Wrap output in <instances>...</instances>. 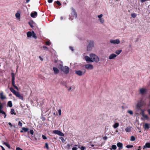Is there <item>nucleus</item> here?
<instances>
[{
    "mask_svg": "<svg viewBox=\"0 0 150 150\" xmlns=\"http://www.w3.org/2000/svg\"><path fill=\"white\" fill-rule=\"evenodd\" d=\"M89 56L91 58V62H97L99 61V58L95 54L91 53L90 54Z\"/></svg>",
    "mask_w": 150,
    "mask_h": 150,
    "instance_id": "1",
    "label": "nucleus"
},
{
    "mask_svg": "<svg viewBox=\"0 0 150 150\" xmlns=\"http://www.w3.org/2000/svg\"><path fill=\"white\" fill-rule=\"evenodd\" d=\"M59 68L65 74H67L69 72V69L67 66H64L62 65H61L59 66Z\"/></svg>",
    "mask_w": 150,
    "mask_h": 150,
    "instance_id": "2",
    "label": "nucleus"
},
{
    "mask_svg": "<svg viewBox=\"0 0 150 150\" xmlns=\"http://www.w3.org/2000/svg\"><path fill=\"white\" fill-rule=\"evenodd\" d=\"M71 15L73 17V18H72L71 17H70L69 18V19L70 20H72L74 18H76L77 17V14L76 12L75 11V10L73 8H71Z\"/></svg>",
    "mask_w": 150,
    "mask_h": 150,
    "instance_id": "3",
    "label": "nucleus"
},
{
    "mask_svg": "<svg viewBox=\"0 0 150 150\" xmlns=\"http://www.w3.org/2000/svg\"><path fill=\"white\" fill-rule=\"evenodd\" d=\"M88 43V45L87 47V50L88 51H91L94 47V42L93 41H90Z\"/></svg>",
    "mask_w": 150,
    "mask_h": 150,
    "instance_id": "4",
    "label": "nucleus"
},
{
    "mask_svg": "<svg viewBox=\"0 0 150 150\" xmlns=\"http://www.w3.org/2000/svg\"><path fill=\"white\" fill-rule=\"evenodd\" d=\"M110 42L113 45H116L119 44L120 42V40L118 39H111L110 41Z\"/></svg>",
    "mask_w": 150,
    "mask_h": 150,
    "instance_id": "5",
    "label": "nucleus"
},
{
    "mask_svg": "<svg viewBox=\"0 0 150 150\" xmlns=\"http://www.w3.org/2000/svg\"><path fill=\"white\" fill-rule=\"evenodd\" d=\"M12 76V85L16 88L17 90H18V87L15 85V75L14 74L12 73H11Z\"/></svg>",
    "mask_w": 150,
    "mask_h": 150,
    "instance_id": "6",
    "label": "nucleus"
},
{
    "mask_svg": "<svg viewBox=\"0 0 150 150\" xmlns=\"http://www.w3.org/2000/svg\"><path fill=\"white\" fill-rule=\"evenodd\" d=\"M147 92V89L144 88H140L139 90V93L142 95H144Z\"/></svg>",
    "mask_w": 150,
    "mask_h": 150,
    "instance_id": "7",
    "label": "nucleus"
},
{
    "mask_svg": "<svg viewBox=\"0 0 150 150\" xmlns=\"http://www.w3.org/2000/svg\"><path fill=\"white\" fill-rule=\"evenodd\" d=\"M53 133L56 134L61 136H64V134L60 131L58 130H54L53 131Z\"/></svg>",
    "mask_w": 150,
    "mask_h": 150,
    "instance_id": "8",
    "label": "nucleus"
},
{
    "mask_svg": "<svg viewBox=\"0 0 150 150\" xmlns=\"http://www.w3.org/2000/svg\"><path fill=\"white\" fill-rule=\"evenodd\" d=\"M103 16V15L101 14L98 16V17L99 18V20L100 22L102 24H103L104 23V20L102 17Z\"/></svg>",
    "mask_w": 150,
    "mask_h": 150,
    "instance_id": "9",
    "label": "nucleus"
},
{
    "mask_svg": "<svg viewBox=\"0 0 150 150\" xmlns=\"http://www.w3.org/2000/svg\"><path fill=\"white\" fill-rule=\"evenodd\" d=\"M85 67L87 69L92 70L93 68V66L91 64H87L85 65Z\"/></svg>",
    "mask_w": 150,
    "mask_h": 150,
    "instance_id": "10",
    "label": "nucleus"
},
{
    "mask_svg": "<svg viewBox=\"0 0 150 150\" xmlns=\"http://www.w3.org/2000/svg\"><path fill=\"white\" fill-rule=\"evenodd\" d=\"M117 56L114 53H112L109 55V59H115Z\"/></svg>",
    "mask_w": 150,
    "mask_h": 150,
    "instance_id": "11",
    "label": "nucleus"
},
{
    "mask_svg": "<svg viewBox=\"0 0 150 150\" xmlns=\"http://www.w3.org/2000/svg\"><path fill=\"white\" fill-rule=\"evenodd\" d=\"M85 71H86L85 70L83 72L79 70V71H76L75 73L78 75L81 76H82L84 74L85 72Z\"/></svg>",
    "mask_w": 150,
    "mask_h": 150,
    "instance_id": "12",
    "label": "nucleus"
},
{
    "mask_svg": "<svg viewBox=\"0 0 150 150\" xmlns=\"http://www.w3.org/2000/svg\"><path fill=\"white\" fill-rule=\"evenodd\" d=\"M85 60L87 62H91V57L88 56H86L84 57Z\"/></svg>",
    "mask_w": 150,
    "mask_h": 150,
    "instance_id": "13",
    "label": "nucleus"
},
{
    "mask_svg": "<svg viewBox=\"0 0 150 150\" xmlns=\"http://www.w3.org/2000/svg\"><path fill=\"white\" fill-rule=\"evenodd\" d=\"M15 96L17 97L18 98L20 99H21L23 100H24V98L23 95L20 94L18 92L16 93V94Z\"/></svg>",
    "mask_w": 150,
    "mask_h": 150,
    "instance_id": "14",
    "label": "nucleus"
},
{
    "mask_svg": "<svg viewBox=\"0 0 150 150\" xmlns=\"http://www.w3.org/2000/svg\"><path fill=\"white\" fill-rule=\"evenodd\" d=\"M143 127L145 129H148L150 128V124L145 123L143 125Z\"/></svg>",
    "mask_w": 150,
    "mask_h": 150,
    "instance_id": "15",
    "label": "nucleus"
},
{
    "mask_svg": "<svg viewBox=\"0 0 150 150\" xmlns=\"http://www.w3.org/2000/svg\"><path fill=\"white\" fill-rule=\"evenodd\" d=\"M37 15V13L36 11H34L33 12H32L30 14L31 16L33 18H35Z\"/></svg>",
    "mask_w": 150,
    "mask_h": 150,
    "instance_id": "16",
    "label": "nucleus"
},
{
    "mask_svg": "<svg viewBox=\"0 0 150 150\" xmlns=\"http://www.w3.org/2000/svg\"><path fill=\"white\" fill-rule=\"evenodd\" d=\"M117 146L119 147V150H120L122 149L123 144L122 143L118 142L117 144Z\"/></svg>",
    "mask_w": 150,
    "mask_h": 150,
    "instance_id": "17",
    "label": "nucleus"
},
{
    "mask_svg": "<svg viewBox=\"0 0 150 150\" xmlns=\"http://www.w3.org/2000/svg\"><path fill=\"white\" fill-rule=\"evenodd\" d=\"M147 148H150V143L148 142L146 143L145 144V145L143 147V149H144Z\"/></svg>",
    "mask_w": 150,
    "mask_h": 150,
    "instance_id": "18",
    "label": "nucleus"
},
{
    "mask_svg": "<svg viewBox=\"0 0 150 150\" xmlns=\"http://www.w3.org/2000/svg\"><path fill=\"white\" fill-rule=\"evenodd\" d=\"M53 70L54 71V73L55 74H57L59 73V69L57 68L54 67L53 68Z\"/></svg>",
    "mask_w": 150,
    "mask_h": 150,
    "instance_id": "19",
    "label": "nucleus"
},
{
    "mask_svg": "<svg viewBox=\"0 0 150 150\" xmlns=\"http://www.w3.org/2000/svg\"><path fill=\"white\" fill-rule=\"evenodd\" d=\"M10 91L13 93L15 95L18 92L16 91L13 88L11 87L10 88Z\"/></svg>",
    "mask_w": 150,
    "mask_h": 150,
    "instance_id": "20",
    "label": "nucleus"
},
{
    "mask_svg": "<svg viewBox=\"0 0 150 150\" xmlns=\"http://www.w3.org/2000/svg\"><path fill=\"white\" fill-rule=\"evenodd\" d=\"M92 142H90L88 143L87 145L88 146H91L92 147H93L94 146H97L98 145L96 144H92Z\"/></svg>",
    "mask_w": 150,
    "mask_h": 150,
    "instance_id": "21",
    "label": "nucleus"
},
{
    "mask_svg": "<svg viewBox=\"0 0 150 150\" xmlns=\"http://www.w3.org/2000/svg\"><path fill=\"white\" fill-rule=\"evenodd\" d=\"M132 128V127H127L125 129V131L127 132H129L131 131Z\"/></svg>",
    "mask_w": 150,
    "mask_h": 150,
    "instance_id": "22",
    "label": "nucleus"
},
{
    "mask_svg": "<svg viewBox=\"0 0 150 150\" xmlns=\"http://www.w3.org/2000/svg\"><path fill=\"white\" fill-rule=\"evenodd\" d=\"M119 126V123H115L113 126V128L115 129L117 128Z\"/></svg>",
    "mask_w": 150,
    "mask_h": 150,
    "instance_id": "23",
    "label": "nucleus"
},
{
    "mask_svg": "<svg viewBox=\"0 0 150 150\" xmlns=\"http://www.w3.org/2000/svg\"><path fill=\"white\" fill-rule=\"evenodd\" d=\"M0 97L2 99H4L6 98V97L3 95V92L0 93Z\"/></svg>",
    "mask_w": 150,
    "mask_h": 150,
    "instance_id": "24",
    "label": "nucleus"
},
{
    "mask_svg": "<svg viewBox=\"0 0 150 150\" xmlns=\"http://www.w3.org/2000/svg\"><path fill=\"white\" fill-rule=\"evenodd\" d=\"M75 146H78L77 145H75ZM78 148L80 149L81 150H84L86 149V147L83 146H78Z\"/></svg>",
    "mask_w": 150,
    "mask_h": 150,
    "instance_id": "25",
    "label": "nucleus"
},
{
    "mask_svg": "<svg viewBox=\"0 0 150 150\" xmlns=\"http://www.w3.org/2000/svg\"><path fill=\"white\" fill-rule=\"evenodd\" d=\"M122 52V50H117L115 52V53L117 55H119Z\"/></svg>",
    "mask_w": 150,
    "mask_h": 150,
    "instance_id": "26",
    "label": "nucleus"
},
{
    "mask_svg": "<svg viewBox=\"0 0 150 150\" xmlns=\"http://www.w3.org/2000/svg\"><path fill=\"white\" fill-rule=\"evenodd\" d=\"M32 32H28L27 33V36L28 37H30L31 36H32Z\"/></svg>",
    "mask_w": 150,
    "mask_h": 150,
    "instance_id": "27",
    "label": "nucleus"
},
{
    "mask_svg": "<svg viewBox=\"0 0 150 150\" xmlns=\"http://www.w3.org/2000/svg\"><path fill=\"white\" fill-rule=\"evenodd\" d=\"M117 149V146L115 145H112L111 146V148H110V150L113 149V150H116Z\"/></svg>",
    "mask_w": 150,
    "mask_h": 150,
    "instance_id": "28",
    "label": "nucleus"
},
{
    "mask_svg": "<svg viewBox=\"0 0 150 150\" xmlns=\"http://www.w3.org/2000/svg\"><path fill=\"white\" fill-rule=\"evenodd\" d=\"M142 116L144 117V119L145 120H148L149 119V117L147 115L143 114L142 115Z\"/></svg>",
    "mask_w": 150,
    "mask_h": 150,
    "instance_id": "29",
    "label": "nucleus"
},
{
    "mask_svg": "<svg viewBox=\"0 0 150 150\" xmlns=\"http://www.w3.org/2000/svg\"><path fill=\"white\" fill-rule=\"evenodd\" d=\"M15 16L16 18L18 19H19L20 18V14L19 13H17L15 14Z\"/></svg>",
    "mask_w": 150,
    "mask_h": 150,
    "instance_id": "30",
    "label": "nucleus"
},
{
    "mask_svg": "<svg viewBox=\"0 0 150 150\" xmlns=\"http://www.w3.org/2000/svg\"><path fill=\"white\" fill-rule=\"evenodd\" d=\"M67 88L68 90L69 91H70L71 90L72 88L73 90L75 88V87L74 86H72L71 87H67Z\"/></svg>",
    "mask_w": 150,
    "mask_h": 150,
    "instance_id": "31",
    "label": "nucleus"
},
{
    "mask_svg": "<svg viewBox=\"0 0 150 150\" xmlns=\"http://www.w3.org/2000/svg\"><path fill=\"white\" fill-rule=\"evenodd\" d=\"M7 105L9 107H11L12 106V104L11 101H9L7 103Z\"/></svg>",
    "mask_w": 150,
    "mask_h": 150,
    "instance_id": "32",
    "label": "nucleus"
},
{
    "mask_svg": "<svg viewBox=\"0 0 150 150\" xmlns=\"http://www.w3.org/2000/svg\"><path fill=\"white\" fill-rule=\"evenodd\" d=\"M139 103H140L141 105V106L142 107L143 106H144L145 105V103H144V102L142 101H140V102H139Z\"/></svg>",
    "mask_w": 150,
    "mask_h": 150,
    "instance_id": "33",
    "label": "nucleus"
},
{
    "mask_svg": "<svg viewBox=\"0 0 150 150\" xmlns=\"http://www.w3.org/2000/svg\"><path fill=\"white\" fill-rule=\"evenodd\" d=\"M22 129L24 131V132H27L28 130L29 129L27 128L23 127L22 128Z\"/></svg>",
    "mask_w": 150,
    "mask_h": 150,
    "instance_id": "34",
    "label": "nucleus"
},
{
    "mask_svg": "<svg viewBox=\"0 0 150 150\" xmlns=\"http://www.w3.org/2000/svg\"><path fill=\"white\" fill-rule=\"evenodd\" d=\"M32 36L35 39H36L37 38V36H36L35 34V33L33 31H32Z\"/></svg>",
    "mask_w": 150,
    "mask_h": 150,
    "instance_id": "35",
    "label": "nucleus"
},
{
    "mask_svg": "<svg viewBox=\"0 0 150 150\" xmlns=\"http://www.w3.org/2000/svg\"><path fill=\"white\" fill-rule=\"evenodd\" d=\"M15 111L13 109H11V115H13V114H14V115H16V113H15Z\"/></svg>",
    "mask_w": 150,
    "mask_h": 150,
    "instance_id": "36",
    "label": "nucleus"
},
{
    "mask_svg": "<svg viewBox=\"0 0 150 150\" xmlns=\"http://www.w3.org/2000/svg\"><path fill=\"white\" fill-rule=\"evenodd\" d=\"M135 109H136L137 112H139V111L141 110L142 109H141V108H139L137 107V106H136Z\"/></svg>",
    "mask_w": 150,
    "mask_h": 150,
    "instance_id": "37",
    "label": "nucleus"
},
{
    "mask_svg": "<svg viewBox=\"0 0 150 150\" xmlns=\"http://www.w3.org/2000/svg\"><path fill=\"white\" fill-rule=\"evenodd\" d=\"M127 112L129 113L130 115H133V111L131 110H129L127 111Z\"/></svg>",
    "mask_w": 150,
    "mask_h": 150,
    "instance_id": "38",
    "label": "nucleus"
},
{
    "mask_svg": "<svg viewBox=\"0 0 150 150\" xmlns=\"http://www.w3.org/2000/svg\"><path fill=\"white\" fill-rule=\"evenodd\" d=\"M135 140V138L134 136H131V137L130 140L131 141H134Z\"/></svg>",
    "mask_w": 150,
    "mask_h": 150,
    "instance_id": "39",
    "label": "nucleus"
},
{
    "mask_svg": "<svg viewBox=\"0 0 150 150\" xmlns=\"http://www.w3.org/2000/svg\"><path fill=\"white\" fill-rule=\"evenodd\" d=\"M141 104L140 103H139V102L137 103V105H136V106H137V107L139 108H141L142 106L140 104Z\"/></svg>",
    "mask_w": 150,
    "mask_h": 150,
    "instance_id": "40",
    "label": "nucleus"
},
{
    "mask_svg": "<svg viewBox=\"0 0 150 150\" xmlns=\"http://www.w3.org/2000/svg\"><path fill=\"white\" fill-rule=\"evenodd\" d=\"M132 17L133 18H135L137 16V15L134 13L131 14Z\"/></svg>",
    "mask_w": 150,
    "mask_h": 150,
    "instance_id": "41",
    "label": "nucleus"
},
{
    "mask_svg": "<svg viewBox=\"0 0 150 150\" xmlns=\"http://www.w3.org/2000/svg\"><path fill=\"white\" fill-rule=\"evenodd\" d=\"M60 139L62 140V143H64L65 141L64 138L62 137H60Z\"/></svg>",
    "mask_w": 150,
    "mask_h": 150,
    "instance_id": "42",
    "label": "nucleus"
},
{
    "mask_svg": "<svg viewBox=\"0 0 150 150\" xmlns=\"http://www.w3.org/2000/svg\"><path fill=\"white\" fill-rule=\"evenodd\" d=\"M141 111L142 112L140 113V114H141L142 116L143 115V114L144 115H145V114L144 113V110L141 109Z\"/></svg>",
    "mask_w": 150,
    "mask_h": 150,
    "instance_id": "43",
    "label": "nucleus"
},
{
    "mask_svg": "<svg viewBox=\"0 0 150 150\" xmlns=\"http://www.w3.org/2000/svg\"><path fill=\"white\" fill-rule=\"evenodd\" d=\"M18 126H19L20 127L22 126V125H23L22 123L20 121H19L18 122Z\"/></svg>",
    "mask_w": 150,
    "mask_h": 150,
    "instance_id": "44",
    "label": "nucleus"
},
{
    "mask_svg": "<svg viewBox=\"0 0 150 150\" xmlns=\"http://www.w3.org/2000/svg\"><path fill=\"white\" fill-rule=\"evenodd\" d=\"M3 105H0V113L2 110Z\"/></svg>",
    "mask_w": 150,
    "mask_h": 150,
    "instance_id": "45",
    "label": "nucleus"
},
{
    "mask_svg": "<svg viewBox=\"0 0 150 150\" xmlns=\"http://www.w3.org/2000/svg\"><path fill=\"white\" fill-rule=\"evenodd\" d=\"M45 147L47 149H49V146H48V145L47 143H46L45 144Z\"/></svg>",
    "mask_w": 150,
    "mask_h": 150,
    "instance_id": "46",
    "label": "nucleus"
},
{
    "mask_svg": "<svg viewBox=\"0 0 150 150\" xmlns=\"http://www.w3.org/2000/svg\"><path fill=\"white\" fill-rule=\"evenodd\" d=\"M30 132L31 134L33 135V134L34 132H33V130H32V129L30 130Z\"/></svg>",
    "mask_w": 150,
    "mask_h": 150,
    "instance_id": "47",
    "label": "nucleus"
},
{
    "mask_svg": "<svg viewBox=\"0 0 150 150\" xmlns=\"http://www.w3.org/2000/svg\"><path fill=\"white\" fill-rule=\"evenodd\" d=\"M29 24L30 26H31V27L32 28L33 27V24L32 23L30 22H29Z\"/></svg>",
    "mask_w": 150,
    "mask_h": 150,
    "instance_id": "48",
    "label": "nucleus"
},
{
    "mask_svg": "<svg viewBox=\"0 0 150 150\" xmlns=\"http://www.w3.org/2000/svg\"><path fill=\"white\" fill-rule=\"evenodd\" d=\"M42 138L44 139H47L46 136L44 135H42Z\"/></svg>",
    "mask_w": 150,
    "mask_h": 150,
    "instance_id": "49",
    "label": "nucleus"
},
{
    "mask_svg": "<svg viewBox=\"0 0 150 150\" xmlns=\"http://www.w3.org/2000/svg\"><path fill=\"white\" fill-rule=\"evenodd\" d=\"M56 4L59 6H60L61 5V3H60V2L59 1H57L56 2Z\"/></svg>",
    "mask_w": 150,
    "mask_h": 150,
    "instance_id": "50",
    "label": "nucleus"
},
{
    "mask_svg": "<svg viewBox=\"0 0 150 150\" xmlns=\"http://www.w3.org/2000/svg\"><path fill=\"white\" fill-rule=\"evenodd\" d=\"M58 112L59 113V115H60L61 114V110L60 109L59 110H58Z\"/></svg>",
    "mask_w": 150,
    "mask_h": 150,
    "instance_id": "51",
    "label": "nucleus"
},
{
    "mask_svg": "<svg viewBox=\"0 0 150 150\" xmlns=\"http://www.w3.org/2000/svg\"><path fill=\"white\" fill-rule=\"evenodd\" d=\"M132 145H127L126 147L127 148H132L133 147Z\"/></svg>",
    "mask_w": 150,
    "mask_h": 150,
    "instance_id": "52",
    "label": "nucleus"
},
{
    "mask_svg": "<svg viewBox=\"0 0 150 150\" xmlns=\"http://www.w3.org/2000/svg\"><path fill=\"white\" fill-rule=\"evenodd\" d=\"M6 146L9 149L11 148V147L10 145L8 143L6 145Z\"/></svg>",
    "mask_w": 150,
    "mask_h": 150,
    "instance_id": "53",
    "label": "nucleus"
},
{
    "mask_svg": "<svg viewBox=\"0 0 150 150\" xmlns=\"http://www.w3.org/2000/svg\"><path fill=\"white\" fill-rule=\"evenodd\" d=\"M16 150H23L22 149L20 148V147H17L16 148Z\"/></svg>",
    "mask_w": 150,
    "mask_h": 150,
    "instance_id": "54",
    "label": "nucleus"
},
{
    "mask_svg": "<svg viewBox=\"0 0 150 150\" xmlns=\"http://www.w3.org/2000/svg\"><path fill=\"white\" fill-rule=\"evenodd\" d=\"M77 148L76 147H73L72 148V150H77Z\"/></svg>",
    "mask_w": 150,
    "mask_h": 150,
    "instance_id": "55",
    "label": "nucleus"
},
{
    "mask_svg": "<svg viewBox=\"0 0 150 150\" xmlns=\"http://www.w3.org/2000/svg\"><path fill=\"white\" fill-rule=\"evenodd\" d=\"M46 44L47 45H50V42H49L47 41V42H46Z\"/></svg>",
    "mask_w": 150,
    "mask_h": 150,
    "instance_id": "56",
    "label": "nucleus"
},
{
    "mask_svg": "<svg viewBox=\"0 0 150 150\" xmlns=\"http://www.w3.org/2000/svg\"><path fill=\"white\" fill-rule=\"evenodd\" d=\"M53 0H48V2L49 3H51L52 2Z\"/></svg>",
    "mask_w": 150,
    "mask_h": 150,
    "instance_id": "57",
    "label": "nucleus"
},
{
    "mask_svg": "<svg viewBox=\"0 0 150 150\" xmlns=\"http://www.w3.org/2000/svg\"><path fill=\"white\" fill-rule=\"evenodd\" d=\"M1 113H2V114H3L4 115L5 114H6L5 112L3 111V110L1 111Z\"/></svg>",
    "mask_w": 150,
    "mask_h": 150,
    "instance_id": "58",
    "label": "nucleus"
},
{
    "mask_svg": "<svg viewBox=\"0 0 150 150\" xmlns=\"http://www.w3.org/2000/svg\"><path fill=\"white\" fill-rule=\"evenodd\" d=\"M147 112H148L149 114L150 115V109L147 110Z\"/></svg>",
    "mask_w": 150,
    "mask_h": 150,
    "instance_id": "59",
    "label": "nucleus"
},
{
    "mask_svg": "<svg viewBox=\"0 0 150 150\" xmlns=\"http://www.w3.org/2000/svg\"><path fill=\"white\" fill-rule=\"evenodd\" d=\"M0 146L2 150H5L4 147L2 146Z\"/></svg>",
    "mask_w": 150,
    "mask_h": 150,
    "instance_id": "60",
    "label": "nucleus"
},
{
    "mask_svg": "<svg viewBox=\"0 0 150 150\" xmlns=\"http://www.w3.org/2000/svg\"><path fill=\"white\" fill-rule=\"evenodd\" d=\"M8 125L10 126L11 127H12L13 126V125L11 122H9Z\"/></svg>",
    "mask_w": 150,
    "mask_h": 150,
    "instance_id": "61",
    "label": "nucleus"
},
{
    "mask_svg": "<svg viewBox=\"0 0 150 150\" xmlns=\"http://www.w3.org/2000/svg\"><path fill=\"white\" fill-rule=\"evenodd\" d=\"M69 48L70 49H71L72 51H73V48L72 47H70Z\"/></svg>",
    "mask_w": 150,
    "mask_h": 150,
    "instance_id": "62",
    "label": "nucleus"
},
{
    "mask_svg": "<svg viewBox=\"0 0 150 150\" xmlns=\"http://www.w3.org/2000/svg\"><path fill=\"white\" fill-rule=\"evenodd\" d=\"M8 143H7L4 142V144L5 145H6H6L7 144H8Z\"/></svg>",
    "mask_w": 150,
    "mask_h": 150,
    "instance_id": "63",
    "label": "nucleus"
},
{
    "mask_svg": "<svg viewBox=\"0 0 150 150\" xmlns=\"http://www.w3.org/2000/svg\"><path fill=\"white\" fill-rule=\"evenodd\" d=\"M39 57L41 60H42V61L43 60L42 58H41V57Z\"/></svg>",
    "mask_w": 150,
    "mask_h": 150,
    "instance_id": "64",
    "label": "nucleus"
}]
</instances>
